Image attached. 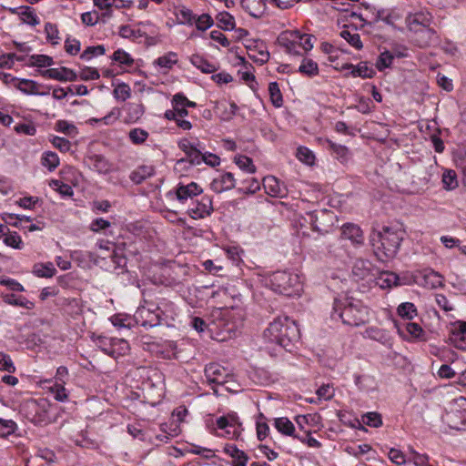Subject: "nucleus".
<instances>
[{
  "label": "nucleus",
  "mask_w": 466,
  "mask_h": 466,
  "mask_svg": "<svg viewBox=\"0 0 466 466\" xmlns=\"http://www.w3.org/2000/svg\"><path fill=\"white\" fill-rule=\"evenodd\" d=\"M405 230L400 224L382 227L381 230L373 231L370 243L375 255L380 260L392 258L396 256L404 238Z\"/></svg>",
  "instance_id": "1"
},
{
  "label": "nucleus",
  "mask_w": 466,
  "mask_h": 466,
  "mask_svg": "<svg viewBox=\"0 0 466 466\" xmlns=\"http://www.w3.org/2000/svg\"><path fill=\"white\" fill-rule=\"evenodd\" d=\"M263 336L266 341L275 343L290 352L299 342L300 333L295 321L288 317H278L269 323Z\"/></svg>",
  "instance_id": "2"
},
{
  "label": "nucleus",
  "mask_w": 466,
  "mask_h": 466,
  "mask_svg": "<svg viewBox=\"0 0 466 466\" xmlns=\"http://www.w3.org/2000/svg\"><path fill=\"white\" fill-rule=\"evenodd\" d=\"M408 25L411 34L410 37L417 46L425 48L439 43V35L431 13H415L409 17Z\"/></svg>",
  "instance_id": "3"
},
{
  "label": "nucleus",
  "mask_w": 466,
  "mask_h": 466,
  "mask_svg": "<svg viewBox=\"0 0 466 466\" xmlns=\"http://www.w3.org/2000/svg\"><path fill=\"white\" fill-rule=\"evenodd\" d=\"M332 319H340L345 325L359 327L369 321V309L352 298L335 299Z\"/></svg>",
  "instance_id": "4"
},
{
  "label": "nucleus",
  "mask_w": 466,
  "mask_h": 466,
  "mask_svg": "<svg viewBox=\"0 0 466 466\" xmlns=\"http://www.w3.org/2000/svg\"><path fill=\"white\" fill-rule=\"evenodd\" d=\"M271 289L284 296H299L302 291V283L298 274L279 270L269 276Z\"/></svg>",
  "instance_id": "5"
},
{
  "label": "nucleus",
  "mask_w": 466,
  "mask_h": 466,
  "mask_svg": "<svg viewBox=\"0 0 466 466\" xmlns=\"http://www.w3.org/2000/svg\"><path fill=\"white\" fill-rule=\"evenodd\" d=\"M22 412L25 418L35 425L47 421V410L45 402L28 400L22 405Z\"/></svg>",
  "instance_id": "6"
},
{
  "label": "nucleus",
  "mask_w": 466,
  "mask_h": 466,
  "mask_svg": "<svg viewBox=\"0 0 466 466\" xmlns=\"http://www.w3.org/2000/svg\"><path fill=\"white\" fill-rule=\"evenodd\" d=\"M178 147L185 155L186 158H181L177 162V166H180L186 162H188L190 166H198L203 162V154L198 146L192 144L187 139H182L178 143Z\"/></svg>",
  "instance_id": "7"
},
{
  "label": "nucleus",
  "mask_w": 466,
  "mask_h": 466,
  "mask_svg": "<svg viewBox=\"0 0 466 466\" xmlns=\"http://www.w3.org/2000/svg\"><path fill=\"white\" fill-rule=\"evenodd\" d=\"M263 187L268 195L283 198L288 196L286 185L274 176H267L263 178Z\"/></svg>",
  "instance_id": "8"
},
{
  "label": "nucleus",
  "mask_w": 466,
  "mask_h": 466,
  "mask_svg": "<svg viewBox=\"0 0 466 466\" xmlns=\"http://www.w3.org/2000/svg\"><path fill=\"white\" fill-rule=\"evenodd\" d=\"M449 340L457 349L466 350V322L457 321L451 328Z\"/></svg>",
  "instance_id": "9"
},
{
  "label": "nucleus",
  "mask_w": 466,
  "mask_h": 466,
  "mask_svg": "<svg viewBox=\"0 0 466 466\" xmlns=\"http://www.w3.org/2000/svg\"><path fill=\"white\" fill-rule=\"evenodd\" d=\"M352 274L356 280H365L369 284L375 279L372 265L368 260H356L352 268Z\"/></svg>",
  "instance_id": "10"
},
{
  "label": "nucleus",
  "mask_w": 466,
  "mask_h": 466,
  "mask_svg": "<svg viewBox=\"0 0 466 466\" xmlns=\"http://www.w3.org/2000/svg\"><path fill=\"white\" fill-rule=\"evenodd\" d=\"M135 319L145 328H153L161 323V312H151L145 308H137L135 313Z\"/></svg>",
  "instance_id": "11"
},
{
  "label": "nucleus",
  "mask_w": 466,
  "mask_h": 466,
  "mask_svg": "<svg viewBox=\"0 0 466 466\" xmlns=\"http://www.w3.org/2000/svg\"><path fill=\"white\" fill-rule=\"evenodd\" d=\"M202 192L203 189L195 182H191L187 185L179 183L176 188V197L179 202L185 203L187 199H192Z\"/></svg>",
  "instance_id": "12"
},
{
  "label": "nucleus",
  "mask_w": 466,
  "mask_h": 466,
  "mask_svg": "<svg viewBox=\"0 0 466 466\" xmlns=\"http://www.w3.org/2000/svg\"><path fill=\"white\" fill-rule=\"evenodd\" d=\"M44 77L55 79L58 81H76L77 75L72 69L62 66L60 68H49L42 71Z\"/></svg>",
  "instance_id": "13"
},
{
  "label": "nucleus",
  "mask_w": 466,
  "mask_h": 466,
  "mask_svg": "<svg viewBox=\"0 0 466 466\" xmlns=\"http://www.w3.org/2000/svg\"><path fill=\"white\" fill-rule=\"evenodd\" d=\"M101 350L112 358H117L120 354H125V351L128 350V343L124 339H113L110 341L109 347H106V338H98Z\"/></svg>",
  "instance_id": "14"
},
{
  "label": "nucleus",
  "mask_w": 466,
  "mask_h": 466,
  "mask_svg": "<svg viewBox=\"0 0 466 466\" xmlns=\"http://www.w3.org/2000/svg\"><path fill=\"white\" fill-rule=\"evenodd\" d=\"M205 376L211 383L224 384L228 376L227 370L218 363H210L205 368Z\"/></svg>",
  "instance_id": "15"
},
{
  "label": "nucleus",
  "mask_w": 466,
  "mask_h": 466,
  "mask_svg": "<svg viewBox=\"0 0 466 466\" xmlns=\"http://www.w3.org/2000/svg\"><path fill=\"white\" fill-rule=\"evenodd\" d=\"M236 180L232 173L226 172L214 178L210 188L216 193H222L235 187Z\"/></svg>",
  "instance_id": "16"
},
{
  "label": "nucleus",
  "mask_w": 466,
  "mask_h": 466,
  "mask_svg": "<svg viewBox=\"0 0 466 466\" xmlns=\"http://www.w3.org/2000/svg\"><path fill=\"white\" fill-rule=\"evenodd\" d=\"M213 211L212 198L209 196H203L196 206L189 209V215L192 218H204L209 216Z\"/></svg>",
  "instance_id": "17"
},
{
  "label": "nucleus",
  "mask_w": 466,
  "mask_h": 466,
  "mask_svg": "<svg viewBox=\"0 0 466 466\" xmlns=\"http://www.w3.org/2000/svg\"><path fill=\"white\" fill-rule=\"evenodd\" d=\"M341 237L350 240L355 245H361L364 241L362 230L353 223H345L341 227Z\"/></svg>",
  "instance_id": "18"
},
{
  "label": "nucleus",
  "mask_w": 466,
  "mask_h": 466,
  "mask_svg": "<svg viewBox=\"0 0 466 466\" xmlns=\"http://www.w3.org/2000/svg\"><path fill=\"white\" fill-rule=\"evenodd\" d=\"M331 212L326 209L322 210H315L308 213V217L309 219V223L312 226L313 230L318 232H327L328 228L323 223V221L329 218H331Z\"/></svg>",
  "instance_id": "19"
},
{
  "label": "nucleus",
  "mask_w": 466,
  "mask_h": 466,
  "mask_svg": "<svg viewBox=\"0 0 466 466\" xmlns=\"http://www.w3.org/2000/svg\"><path fill=\"white\" fill-rule=\"evenodd\" d=\"M465 410H451L446 412L443 416V421L451 428L454 430H461L465 426Z\"/></svg>",
  "instance_id": "20"
},
{
  "label": "nucleus",
  "mask_w": 466,
  "mask_h": 466,
  "mask_svg": "<svg viewBox=\"0 0 466 466\" xmlns=\"http://www.w3.org/2000/svg\"><path fill=\"white\" fill-rule=\"evenodd\" d=\"M263 44H256L254 46H247L248 50V57L252 59L254 62L263 65L267 63L269 59V53L263 49Z\"/></svg>",
  "instance_id": "21"
},
{
  "label": "nucleus",
  "mask_w": 466,
  "mask_h": 466,
  "mask_svg": "<svg viewBox=\"0 0 466 466\" xmlns=\"http://www.w3.org/2000/svg\"><path fill=\"white\" fill-rule=\"evenodd\" d=\"M126 243L117 244L115 248H113L112 252L109 254V257L112 259V262L116 265V268L124 269L127 266V254H126Z\"/></svg>",
  "instance_id": "22"
},
{
  "label": "nucleus",
  "mask_w": 466,
  "mask_h": 466,
  "mask_svg": "<svg viewBox=\"0 0 466 466\" xmlns=\"http://www.w3.org/2000/svg\"><path fill=\"white\" fill-rule=\"evenodd\" d=\"M398 281V275L393 272L383 271L378 277L375 276V279L372 282H375V284L381 289H388L392 286H397Z\"/></svg>",
  "instance_id": "23"
},
{
  "label": "nucleus",
  "mask_w": 466,
  "mask_h": 466,
  "mask_svg": "<svg viewBox=\"0 0 466 466\" xmlns=\"http://www.w3.org/2000/svg\"><path fill=\"white\" fill-rule=\"evenodd\" d=\"M343 68H351L350 75L354 77L360 76L362 78H371L375 75L374 69L369 67L366 62H360L356 66L351 64H347Z\"/></svg>",
  "instance_id": "24"
},
{
  "label": "nucleus",
  "mask_w": 466,
  "mask_h": 466,
  "mask_svg": "<svg viewBox=\"0 0 466 466\" xmlns=\"http://www.w3.org/2000/svg\"><path fill=\"white\" fill-rule=\"evenodd\" d=\"M152 166H141L131 172L129 177L137 185L141 184L145 179L150 177L154 174Z\"/></svg>",
  "instance_id": "25"
},
{
  "label": "nucleus",
  "mask_w": 466,
  "mask_h": 466,
  "mask_svg": "<svg viewBox=\"0 0 466 466\" xmlns=\"http://www.w3.org/2000/svg\"><path fill=\"white\" fill-rule=\"evenodd\" d=\"M4 302L9 305L22 307L26 309H32L35 308V303L28 300L23 296H15V294H6L3 297Z\"/></svg>",
  "instance_id": "26"
},
{
  "label": "nucleus",
  "mask_w": 466,
  "mask_h": 466,
  "mask_svg": "<svg viewBox=\"0 0 466 466\" xmlns=\"http://www.w3.org/2000/svg\"><path fill=\"white\" fill-rule=\"evenodd\" d=\"M33 273L39 278H52L56 269L52 262L36 263L33 267Z\"/></svg>",
  "instance_id": "27"
},
{
  "label": "nucleus",
  "mask_w": 466,
  "mask_h": 466,
  "mask_svg": "<svg viewBox=\"0 0 466 466\" xmlns=\"http://www.w3.org/2000/svg\"><path fill=\"white\" fill-rule=\"evenodd\" d=\"M190 62L193 66L206 74L213 73L217 70V66L215 65L211 64L202 56L198 54H195L190 57Z\"/></svg>",
  "instance_id": "28"
},
{
  "label": "nucleus",
  "mask_w": 466,
  "mask_h": 466,
  "mask_svg": "<svg viewBox=\"0 0 466 466\" xmlns=\"http://www.w3.org/2000/svg\"><path fill=\"white\" fill-rule=\"evenodd\" d=\"M89 160L94 167V169L101 174H106L111 170V164L102 155H93L89 157Z\"/></svg>",
  "instance_id": "29"
},
{
  "label": "nucleus",
  "mask_w": 466,
  "mask_h": 466,
  "mask_svg": "<svg viewBox=\"0 0 466 466\" xmlns=\"http://www.w3.org/2000/svg\"><path fill=\"white\" fill-rule=\"evenodd\" d=\"M241 6L254 17L260 16L263 12L262 0H241Z\"/></svg>",
  "instance_id": "30"
},
{
  "label": "nucleus",
  "mask_w": 466,
  "mask_h": 466,
  "mask_svg": "<svg viewBox=\"0 0 466 466\" xmlns=\"http://www.w3.org/2000/svg\"><path fill=\"white\" fill-rule=\"evenodd\" d=\"M275 427L280 433L284 435L292 436L294 438L297 436L294 434V424L286 417L277 418L275 420Z\"/></svg>",
  "instance_id": "31"
},
{
  "label": "nucleus",
  "mask_w": 466,
  "mask_h": 466,
  "mask_svg": "<svg viewBox=\"0 0 466 466\" xmlns=\"http://www.w3.org/2000/svg\"><path fill=\"white\" fill-rule=\"evenodd\" d=\"M218 26L225 31L235 29V18L229 13L224 11L217 15Z\"/></svg>",
  "instance_id": "32"
},
{
  "label": "nucleus",
  "mask_w": 466,
  "mask_h": 466,
  "mask_svg": "<svg viewBox=\"0 0 466 466\" xmlns=\"http://www.w3.org/2000/svg\"><path fill=\"white\" fill-rule=\"evenodd\" d=\"M59 157L56 153L52 151H46L41 157V164L49 171H54L59 166Z\"/></svg>",
  "instance_id": "33"
},
{
  "label": "nucleus",
  "mask_w": 466,
  "mask_h": 466,
  "mask_svg": "<svg viewBox=\"0 0 466 466\" xmlns=\"http://www.w3.org/2000/svg\"><path fill=\"white\" fill-rule=\"evenodd\" d=\"M443 188L446 190H453L458 187L459 183L455 170L446 169L442 174Z\"/></svg>",
  "instance_id": "34"
},
{
  "label": "nucleus",
  "mask_w": 466,
  "mask_h": 466,
  "mask_svg": "<svg viewBox=\"0 0 466 466\" xmlns=\"http://www.w3.org/2000/svg\"><path fill=\"white\" fill-rule=\"evenodd\" d=\"M29 60L30 66L46 67L54 65L53 58L46 55H32Z\"/></svg>",
  "instance_id": "35"
},
{
  "label": "nucleus",
  "mask_w": 466,
  "mask_h": 466,
  "mask_svg": "<svg viewBox=\"0 0 466 466\" xmlns=\"http://www.w3.org/2000/svg\"><path fill=\"white\" fill-rule=\"evenodd\" d=\"M270 100L274 106L280 107L283 104V97L277 82H271L268 85Z\"/></svg>",
  "instance_id": "36"
},
{
  "label": "nucleus",
  "mask_w": 466,
  "mask_h": 466,
  "mask_svg": "<svg viewBox=\"0 0 466 466\" xmlns=\"http://www.w3.org/2000/svg\"><path fill=\"white\" fill-rule=\"evenodd\" d=\"M398 314L407 319H412L417 316V309L413 303L404 302L401 303L397 309Z\"/></svg>",
  "instance_id": "37"
},
{
  "label": "nucleus",
  "mask_w": 466,
  "mask_h": 466,
  "mask_svg": "<svg viewBox=\"0 0 466 466\" xmlns=\"http://www.w3.org/2000/svg\"><path fill=\"white\" fill-rule=\"evenodd\" d=\"M299 71L308 76H314L319 74V66L312 59H304L299 67Z\"/></svg>",
  "instance_id": "38"
},
{
  "label": "nucleus",
  "mask_w": 466,
  "mask_h": 466,
  "mask_svg": "<svg viewBox=\"0 0 466 466\" xmlns=\"http://www.w3.org/2000/svg\"><path fill=\"white\" fill-rule=\"evenodd\" d=\"M329 148L336 155L337 158L341 162H345L349 159L350 151L347 147L342 145H338L331 140H327Z\"/></svg>",
  "instance_id": "39"
},
{
  "label": "nucleus",
  "mask_w": 466,
  "mask_h": 466,
  "mask_svg": "<svg viewBox=\"0 0 466 466\" xmlns=\"http://www.w3.org/2000/svg\"><path fill=\"white\" fill-rule=\"evenodd\" d=\"M363 424L370 427L378 428L382 425L381 415L378 412H367L361 416Z\"/></svg>",
  "instance_id": "40"
},
{
  "label": "nucleus",
  "mask_w": 466,
  "mask_h": 466,
  "mask_svg": "<svg viewBox=\"0 0 466 466\" xmlns=\"http://www.w3.org/2000/svg\"><path fill=\"white\" fill-rule=\"evenodd\" d=\"M17 430V424L13 420L0 418V437L6 438Z\"/></svg>",
  "instance_id": "41"
},
{
  "label": "nucleus",
  "mask_w": 466,
  "mask_h": 466,
  "mask_svg": "<svg viewBox=\"0 0 466 466\" xmlns=\"http://www.w3.org/2000/svg\"><path fill=\"white\" fill-rule=\"evenodd\" d=\"M111 58L116 63L127 66H131L134 64V59L123 49H117L115 51Z\"/></svg>",
  "instance_id": "42"
},
{
  "label": "nucleus",
  "mask_w": 466,
  "mask_h": 466,
  "mask_svg": "<svg viewBox=\"0 0 466 466\" xmlns=\"http://www.w3.org/2000/svg\"><path fill=\"white\" fill-rule=\"evenodd\" d=\"M235 163L240 169L245 170L248 173L253 174L256 172V167L254 166L252 159L248 157L238 156L235 157Z\"/></svg>",
  "instance_id": "43"
},
{
  "label": "nucleus",
  "mask_w": 466,
  "mask_h": 466,
  "mask_svg": "<svg viewBox=\"0 0 466 466\" xmlns=\"http://www.w3.org/2000/svg\"><path fill=\"white\" fill-rule=\"evenodd\" d=\"M340 36L358 50L361 49L363 46L360 36L357 33L351 34L349 30H342Z\"/></svg>",
  "instance_id": "44"
},
{
  "label": "nucleus",
  "mask_w": 466,
  "mask_h": 466,
  "mask_svg": "<svg viewBox=\"0 0 466 466\" xmlns=\"http://www.w3.org/2000/svg\"><path fill=\"white\" fill-rule=\"evenodd\" d=\"M177 62V54L169 52L167 55L158 57L156 63L166 69H170Z\"/></svg>",
  "instance_id": "45"
},
{
  "label": "nucleus",
  "mask_w": 466,
  "mask_h": 466,
  "mask_svg": "<svg viewBox=\"0 0 466 466\" xmlns=\"http://www.w3.org/2000/svg\"><path fill=\"white\" fill-rule=\"evenodd\" d=\"M129 138L133 144H143L148 137V132L142 128H133L129 131Z\"/></svg>",
  "instance_id": "46"
},
{
  "label": "nucleus",
  "mask_w": 466,
  "mask_h": 466,
  "mask_svg": "<svg viewBox=\"0 0 466 466\" xmlns=\"http://www.w3.org/2000/svg\"><path fill=\"white\" fill-rule=\"evenodd\" d=\"M17 88L25 94L37 95V84L36 82L29 79H21Z\"/></svg>",
  "instance_id": "47"
},
{
  "label": "nucleus",
  "mask_w": 466,
  "mask_h": 466,
  "mask_svg": "<svg viewBox=\"0 0 466 466\" xmlns=\"http://www.w3.org/2000/svg\"><path fill=\"white\" fill-rule=\"evenodd\" d=\"M393 59L394 56L390 52H382L376 62V67L378 68L379 71H383L385 68L390 66Z\"/></svg>",
  "instance_id": "48"
},
{
  "label": "nucleus",
  "mask_w": 466,
  "mask_h": 466,
  "mask_svg": "<svg viewBox=\"0 0 466 466\" xmlns=\"http://www.w3.org/2000/svg\"><path fill=\"white\" fill-rule=\"evenodd\" d=\"M195 23L198 30L206 31L214 25V20L208 14H202L197 17Z\"/></svg>",
  "instance_id": "49"
},
{
  "label": "nucleus",
  "mask_w": 466,
  "mask_h": 466,
  "mask_svg": "<svg viewBox=\"0 0 466 466\" xmlns=\"http://www.w3.org/2000/svg\"><path fill=\"white\" fill-rule=\"evenodd\" d=\"M106 52L105 46L102 45L88 46L80 56L81 59L90 60L92 57L104 55Z\"/></svg>",
  "instance_id": "50"
},
{
  "label": "nucleus",
  "mask_w": 466,
  "mask_h": 466,
  "mask_svg": "<svg viewBox=\"0 0 466 466\" xmlns=\"http://www.w3.org/2000/svg\"><path fill=\"white\" fill-rule=\"evenodd\" d=\"M131 90L127 84H118L114 89V96L121 101H126L130 97Z\"/></svg>",
  "instance_id": "51"
},
{
  "label": "nucleus",
  "mask_w": 466,
  "mask_h": 466,
  "mask_svg": "<svg viewBox=\"0 0 466 466\" xmlns=\"http://www.w3.org/2000/svg\"><path fill=\"white\" fill-rule=\"evenodd\" d=\"M296 156L301 162L308 165L313 164L315 159L313 153L305 147H299Z\"/></svg>",
  "instance_id": "52"
},
{
  "label": "nucleus",
  "mask_w": 466,
  "mask_h": 466,
  "mask_svg": "<svg viewBox=\"0 0 466 466\" xmlns=\"http://www.w3.org/2000/svg\"><path fill=\"white\" fill-rule=\"evenodd\" d=\"M22 19L25 23L30 25H36L39 24V19L34 10L30 6H25L21 12Z\"/></svg>",
  "instance_id": "53"
},
{
  "label": "nucleus",
  "mask_w": 466,
  "mask_h": 466,
  "mask_svg": "<svg viewBox=\"0 0 466 466\" xmlns=\"http://www.w3.org/2000/svg\"><path fill=\"white\" fill-rule=\"evenodd\" d=\"M224 451L230 457L236 459L237 461L240 459H244V461H248V456L234 444H227L224 448Z\"/></svg>",
  "instance_id": "54"
},
{
  "label": "nucleus",
  "mask_w": 466,
  "mask_h": 466,
  "mask_svg": "<svg viewBox=\"0 0 466 466\" xmlns=\"http://www.w3.org/2000/svg\"><path fill=\"white\" fill-rule=\"evenodd\" d=\"M246 183L248 184V186L239 187L238 189L239 192H243L245 194H255L260 188L259 182L254 177H250L248 179L244 180L243 184Z\"/></svg>",
  "instance_id": "55"
},
{
  "label": "nucleus",
  "mask_w": 466,
  "mask_h": 466,
  "mask_svg": "<svg viewBox=\"0 0 466 466\" xmlns=\"http://www.w3.org/2000/svg\"><path fill=\"white\" fill-rule=\"evenodd\" d=\"M4 243L17 249H21L24 247L21 237L16 232L6 235L4 238Z\"/></svg>",
  "instance_id": "56"
},
{
  "label": "nucleus",
  "mask_w": 466,
  "mask_h": 466,
  "mask_svg": "<svg viewBox=\"0 0 466 466\" xmlns=\"http://www.w3.org/2000/svg\"><path fill=\"white\" fill-rule=\"evenodd\" d=\"M0 370L14 373L15 371V364L9 355L0 354Z\"/></svg>",
  "instance_id": "57"
},
{
  "label": "nucleus",
  "mask_w": 466,
  "mask_h": 466,
  "mask_svg": "<svg viewBox=\"0 0 466 466\" xmlns=\"http://www.w3.org/2000/svg\"><path fill=\"white\" fill-rule=\"evenodd\" d=\"M279 43L286 47V50L289 54L298 55L299 51L295 42L289 40V35L286 33L279 38Z\"/></svg>",
  "instance_id": "58"
},
{
  "label": "nucleus",
  "mask_w": 466,
  "mask_h": 466,
  "mask_svg": "<svg viewBox=\"0 0 466 466\" xmlns=\"http://www.w3.org/2000/svg\"><path fill=\"white\" fill-rule=\"evenodd\" d=\"M99 76L97 69L88 66L82 68L79 75L80 79L84 81L96 80Z\"/></svg>",
  "instance_id": "59"
},
{
  "label": "nucleus",
  "mask_w": 466,
  "mask_h": 466,
  "mask_svg": "<svg viewBox=\"0 0 466 466\" xmlns=\"http://www.w3.org/2000/svg\"><path fill=\"white\" fill-rule=\"evenodd\" d=\"M365 337L370 338L374 340L381 341L385 339L384 330L377 328V327H369L364 331Z\"/></svg>",
  "instance_id": "60"
},
{
  "label": "nucleus",
  "mask_w": 466,
  "mask_h": 466,
  "mask_svg": "<svg viewBox=\"0 0 466 466\" xmlns=\"http://www.w3.org/2000/svg\"><path fill=\"white\" fill-rule=\"evenodd\" d=\"M53 146L59 149L61 152H67L71 148V143L69 140L60 137H54L51 140Z\"/></svg>",
  "instance_id": "61"
},
{
  "label": "nucleus",
  "mask_w": 466,
  "mask_h": 466,
  "mask_svg": "<svg viewBox=\"0 0 466 466\" xmlns=\"http://www.w3.org/2000/svg\"><path fill=\"white\" fill-rule=\"evenodd\" d=\"M15 130L19 134H25L28 136H34L36 132V128L32 123H19L15 125Z\"/></svg>",
  "instance_id": "62"
},
{
  "label": "nucleus",
  "mask_w": 466,
  "mask_h": 466,
  "mask_svg": "<svg viewBox=\"0 0 466 466\" xmlns=\"http://www.w3.org/2000/svg\"><path fill=\"white\" fill-rule=\"evenodd\" d=\"M412 457L409 461H412L415 466H431L428 464L429 456L427 454H420L411 450Z\"/></svg>",
  "instance_id": "63"
},
{
  "label": "nucleus",
  "mask_w": 466,
  "mask_h": 466,
  "mask_svg": "<svg viewBox=\"0 0 466 466\" xmlns=\"http://www.w3.org/2000/svg\"><path fill=\"white\" fill-rule=\"evenodd\" d=\"M111 226V223L102 218L94 219L90 224V229L94 232H99L100 230L106 229Z\"/></svg>",
  "instance_id": "64"
}]
</instances>
